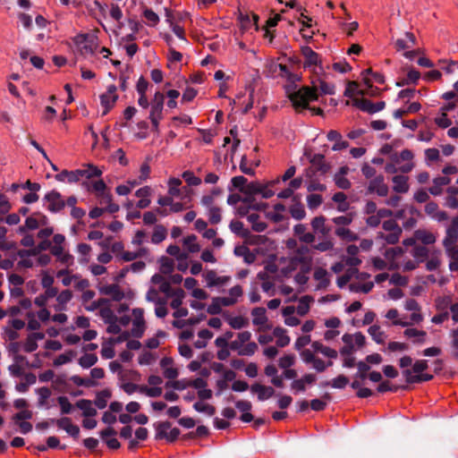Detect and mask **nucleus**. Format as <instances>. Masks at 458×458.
Wrapping results in <instances>:
<instances>
[{
	"instance_id": "obj_1",
	"label": "nucleus",
	"mask_w": 458,
	"mask_h": 458,
	"mask_svg": "<svg viewBox=\"0 0 458 458\" xmlns=\"http://www.w3.org/2000/svg\"><path fill=\"white\" fill-rule=\"evenodd\" d=\"M288 98L291 100L294 109L297 112H301L304 109L310 108V101L318 100V95L317 93L316 88L303 86L298 90L289 94Z\"/></svg>"
},
{
	"instance_id": "obj_2",
	"label": "nucleus",
	"mask_w": 458,
	"mask_h": 458,
	"mask_svg": "<svg viewBox=\"0 0 458 458\" xmlns=\"http://www.w3.org/2000/svg\"><path fill=\"white\" fill-rule=\"evenodd\" d=\"M43 201L47 203V209L51 213H58L65 207V202L61 193L55 190L47 192L44 196Z\"/></svg>"
},
{
	"instance_id": "obj_3",
	"label": "nucleus",
	"mask_w": 458,
	"mask_h": 458,
	"mask_svg": "<svg viewBox=\"0 0 458 458\" xmlns=\"http://www.w3.org/2000/svg\"><path fill=\"white\" fill-rule=\"evenodd\" d=\"M352 105L360 109L361 111L371 114L382 111L386 107L385 101L372 103L370 100L364 98H354L352 100Z\"/></svg>"
},
{
	"instance_id": "obj_4",
	"label": "nucleus",
	"mask_w": 458,
	"mask_h": 458,
	"mask_svg": "<svg viewBox=\"0 0 458 458\" xmlns=\"http://www.w3.org/2000/svg\"><path fill=\"white\" fill-rule=\"evenodd\" d=\"M388 191L389 189L388 186L385 183L383 175H377L370 180L368 186L369 193L376 192L378 196L386 197L388 194Z\"/></svg>"
},
{
	"instance_id": "obj_5",
	"label": "nucleus",
	"mask_w": 458,
	"mask_h": 458,
	"mask_svg": "<svg viewBox=\"0 0 458 458\" xmlns=\"http://www.w3.org/2000/svg\"><path fill=\"white\" fill-rule=\"evenodd\" d=\"M164 102L165 95L160 91H157L149 104V117H163Z\"/></svg>"
},
{
	"instance_id": "obj_6",
	"label": "nucleus",
	"mask_w": 458,
	"mask_h": 458,
	"mask_svg": "<svg viewBox=\"0 0 458 458\" xmlns=\"http://www.w3.org/2000/svg\"><path fill=\"white\" fill-rule=\"evenodd\" d=\"M458 241V217H454L450 225L446 229V234L443 241V245L456 243Z\"/></svg>"
},
{
	"instance_id": "obj_7",
	"label": "nucleus",
	"mask_w": 458,
	"mask_h": 458,
	"mask_svg": "<svg viewBox=\"0 0 458 458\" xmlns=\"http://www.w3.org/2000/svg\"><path fill=\"white\" fill-rule=\"evenodd\" d=\"M250 390L253 393L258 394L259 401H265L275 394V389L272 386H263L259 383H255L250 386Z\"/></svg>"
},
{
	"instance_id": "obj_8",
	"label": "nucleus",
	"mask_w": 458,
	"mask_h": 458,
	"mask_svg": "<svg viewBox=\"0 0 458 458\" xmlns=\"http://www.w3.org/2000/svg\"><path fill=\"white\" fill-rule=\"evenodd\" d=\"M99 292L105 295H110L113 301H120L124 298V293L120 289L118 284H108L102 286Z\"/></svg>"
},
{
	"instance_id": "obj_9",
	"label": "nucleus",
	"mask_w": 458,
	"mask_h": 458,
	"mask_svg": "<svg viewBox=\"0 0 458 458\" xmlns=\"http://www.w3.org/2000/svg\"><path fill=\"white\" fill-rule=\"evenodd\" d=\"M301 54L304 57V67H312L319 63V55L311 47L304 46L301 47Z\"/></svg>"
},
{
	"instance_id": "obj_10",
	"label": "nucleus",
	"mask_w": 458,
	"mask_h": 458,
	"mask_svg": "<svg viewBox=\"0 0 458 458\" xmlns=\"http://www.w3.org/2000/svg\"><path fill=\"white\" fill-rule=\"evenodd\" d=\"M93 402L88 399H81L76 402L75 406L82 411V416L92 418L97 415V410L92 407Z\"/></svg>"
},
{
	"instance_id": "obj_11",
	"label": "nucleus",
	"mask_w": 458,
	"mask_h": 458,
	"mask_svg": "<svg viewBox=\"0 0 458 458\" xmlns=\"http://www.w3.org/2000/svg\"><path fill=\"white\" fill-rule=\"evenodd\" d=\"M451 179L447 176H438L434 178L433 185L428 189V191L433 196H439L443 192V187L448 185Z\"/></svg>"
},
{
	"instance_id": "obj_12",
	"label": "nucleus",
	"mask_w": 458,
	"mask_h": 458,
	"mask_svg": "<svg viewBox=\"0 0 458 458\" xmlns=\"http://www.w3.org/2000/svg\"><path fill=\"white\" fill-rule=\"evenodd\" d=\"M310 162L321 174H327L330 165L325 162V157L322 154H315L310 158Z\"/></svg>"
},
{
	"instance_id": "obj_13",
	"label": "nucleus",
	"mask_w": 458,
	"mask_h": 458,
	"mask_svg": "<svg viewBox=\"0 0 458 458\" xmlns=\"http://www.w3.org/2000/svg\"><path fill=\"white\" fill-rule=\"evenodd\" d=\"M82 186L88 191L94 192L96 197L105 191H106V184L103 180L95 181L89 182V181L82 182Z\"/></svg>"
},
{
	"instance_id": "obj_14",
	"label": "nucleus",
	"mask_w": 458,
	"mask_h": 458,
	"mask_svg": "<svg viewBox=\"0 0 458 458\" xmlns=\"http://www.w3.org/2000/svg\"><path fill=\"white\" fill-rule=\"evenodd\" d=\"M153 427L156 430L155 439L161 440L167 438V430L172 428V423L168 420L166 421H158L153 424Z\"/></svg>"
},
{
	"instance_id": "obj_15",
	"label": "nucleus",
	"mask_w": 458,
	"mask_h": 458,
	"mask_svg": "<svg viewBox=\"0 0 458 458\" xmlns=\"http://www.w3.org/2000/svg\"><path fill=\"white\" fill-rule=\"evenodd\" d=\"M393 190L397 193H406L409 191L408 177L405 175H395L392 179Z\"/></svg>"
},
{
	"instance_id": "obj_16",
	"label": "nucleus",
	"mask_w": 458,
	"mask_h": 458,
	"mask_svg": "<svg viewBox=\"0 0 458 458\" xmlns=\"http://www.w3.org/2000/svg\"><path fill=\"white\" fill-rule=\"evenodd\" d=\"M328 273L325 268L318 267L314 272V279L318 281V284L317 286L318 289H326L329 284L330 280L327 277Z\"/></svg>"
},
{
	"instance_id": "obj_17",
	"label": "nucleus",
	"mask_w": 458,
	"mask_h": 458,
	"mask_svg": "<svg viewBox=\"0 0 458 458\" xmlns=\"http://www.w3.org/2000/svg\"><path fill=\"white\" fill-rule=\"evenodd\" d=\"M349 384V378L344 375H339L331 381H324L320 383V386L325 387L331 386L334 388L344 389Z\"/></svg>"
},
{
	"instance_id": "obj_18",
	"label": "nucleus",
	"mask_w": 458,
	"mask_h": 458,
	"mask_svg": "<svg viewBox=\"0 0 458 458\" xmlns=\"http://www.w3.org/2000/svg\"><path fill=\"white\" fill-rule=\"evenodd\" d=\"M117 99L118 96H111L110 94L106 93H103L100 96L101 106L104 107L102 116L108 114V112L114 107Z\"/></svg>"
},
{
	"instance_id": "obj_19",
	"label": "nucleus",
	"mask_w": 458,
	"mask_h": 458,
	"mask_svg": "<svg viewBox=\"0 0 458 458\" xmlns=\"http://www.w3.org/2000/svg\"><path fill=\"white\" fill-rule=\"evenodd\" d=\"M273 335L276 337V345L278 347H285L290 344V337L286 335V330L283 327H276L273 330Z\"/></svg>"
},
{
	"instance_id": "obj_20",
	"label": "nucleus",
	"mask_w": 458,
	"mask_h": 458,
	"mask_svg": "<svg viewBox=\"0 0 458 458\" xmlns=\"http://www.w3.org/2000/svg\"><path fill=\"white\" fill-rule=\"evenodd\" d=\"M312 348L315 352H321L323 355L330 358V359H336L337 358V352L330 347L323 345L321 343L315 341L311 344Z\"/></svg>"
},
{
	"instance_id": "obj_21",
	"label": "nucleus",
	"mask_w": 458,
	"mask_h": 458,
	"mask_svg": "<svg viewBox=\"0 0 458 458\" xmlns=\"http://www.w3.org/2000/svg\"><path fill=\"white\" fill-rule=\"evenodd\" d=\"M112 396V393L109 389H104L97 393L96 399L94 401L95 405L98 409H104L107 405V400Z\"/></svg>"
},
{
	"instance_id": "obj_22",
	"label": "nucleus",
	"mask_w": 458,
	"mask_h": 458,
	"mask_svg": "<svg viewBox=\"0 0 458 458\" xmlns=\"http://www.w3.org/2000/svg\"><path fill=\"white\" fill-rule=\"evenodd\" d=\"M335 233L344 241L354 242L358 240V235L355 233L343 226L337 227Z\"/></svg>"
},
{
	"instance_id": "obj_23",
	"label": "nucleus",
	"mask_w": 458,
	"mask_h": 458,
	"mask_svg": "<svg viewBox=\"0 0 458 458\" xmlns=\"http://www.w3.org/2000/svg\"><path fill=\"white\" fill-rule=\"evenodd\" d=\"M251 315L253 318V324L257 326H262L267 322V317H266V310L262 307H257L254 308L251 310Z\"/></svg>"
},
{
	"instance_id": "obj_24",
	"label": "nucleus",
	"mask_w": 458,
	"mask_h": 458,
	"mask_svg": "<svg viewBox=\"0 0 458 458\" xmlns=\"http://www.w3.org/2000/svg\"><path fill=\"white\" fill-rule=\"evenodd\" d=\"M167 235L166 228L162 225H157L151 237V242L155 244L162 242Z\"/></svg>"
},
{
	"instance_id": "obj_25",
	"label": "nucleus",
	"mask_w": 458,
	"mask_h": 458,
	"mask_svg": "<svg viewBox=\"0 0 458 458\" xmlns=\"http://www.w3.org/2000/svg\"><path fill=\"white\" fill-rule=\"evenodd\" d=\"M415 237L425 245L433 244L436 242V236L432 233L425 230H417L415 232Z\"/></svg>"
},
{
	"instance_id": "obj_26",
	"label": "nucleus",
	"mask_w": 458,
	"mask_h": 458,
	"mask_svg": "<svg viewBox=\"0 0 458 458\" xmlns=\"http://www.w3.org/2000/svg\"><path fill=\"white\" fill-rule=\"evenodd\" d=\"M282 16L280 14H276L274 17L269 18L263 30H265L264 37L269 38V41L272 42L274 38V35L268 30L269 28L276 27L279 21H281Z\"/></svg>"
},
{
	"instance_id": "obj_27",
	"label": "nucleus",
	"mask_w": 458,
	"mask_h": 458,
	"mask_svg": "<svg viewBox=\"0 0 458 458\" xmlns=\"http://www.w3.org/2000/svg\"><path fill=\"white\" fill-rule=\"evenodd\" d=\"M356 367L358 371L354 374V378H359L360 381H364L369 376L368 372L370 369V366L367 364V362L360 360L357 362Z\"/></svg>"
},
{
	"instance_id": "obj_28",
	"label": "nucleus",
	"mask_w": 458,
	"mask_h": 458,
	"mask_svg": "<svg viewBox=\"0 0 458 458\" xmlns=\"http://www.w3.org/2000/svg\"><path fill=\"white\" fill-rule=\"evenodd\" d=\"M363 83L366 85L367 89H360L357 91L358 95L364 96L369 95L371 97L377 96L380 93V89L377 87H373L371 81L369 78H364Z\"/></svg>"
},
{
	"instance_id": "obj_29",
	"label": "nucleus",
	"mask_w": 458,
	"mask_h": 458,
	"mask_svg": "<svg viewBox=\"0 0 458 458\" xmlns=\"http://www.w3.org/2000/svg\"><path fill=\"white\" fill-rule=\"evenodd\" d=\"M291 216L296 220H301L305 217L306 212L301 203L296 202L289 208Z\"/></svg>"
},
{
	"instance_id": "obj_30",
	"label": "nucleus",
	"mask_w": 458,
	"mask_h": 458,
	"mask_svg": "<svg viewBox=\"0 0 458 458\" xmlns=\"http://www.w3.org/2000/svg\"><path fill=\"white\" fill-rule=\"evenodd\" d=\"M56 400L60 406L61 414L68 415L72 412L73 405L70 403L66 396H58Z\"/></svg>"
},
{
	"instance_id": "obj_31",
	"label": "nucleus",
	"mask_w": 458,
	"mask_h": 458,
	"mask_svg": "<svg viewBox=\"0 0 458 458\" xmlns=\"http://www.w3.org/2000/svg\"><path fill=\"white\" fill-rule=\"evenodd\" d=\"M97 361L98 357L93 353H85L78 360L80 366H81L83 369H89L92 367L97 363Z\"/></svg>"
},
{
	"instance_id": "obj_32",
	"label": "nucleus",
	"mask_w": 458,
	"mask_h": 458,
	"mask_svg": "<svg viewBox=\"0 0 458 458\" xmlns=\"http://www.w3.org/2000/svg\"><path fill=\"white\" fill-rule=\"evenodd\" d=\"M72 298V293L71 290L62 291L57 294L56 300L58 301V306L55 307V310H62L64 306L69 302Z\"/></svg>"
},
{
	"instance_id": "obj_33",
	"label": "nucleus",
	"mask_w": 458,
	"mask_h": 458,
	"mask_svg": "<svg viewBox=\"0 0 458 458\" xmlns=\"http://www.w3.org/2000/svg\"><path fill=\"white\" fill-rule=\"evenodd\" d=\"M232 187H229V191H233V189H238L241 192L244 194L245 187L248 184L247 179L242 175L234 176L231 180Z\"/></svg>"
},
{
	"instance_id": "obj_34",
	"label": "nucleus",
	"mask_w": 458,
	"mask_h": 458,
	"mask_svg": "<svg viewBox=\"0 0 458 458\" xmlns=\"http://www.w3.org/2000/svg\"><path fill=\"white\" fill-rule=\"evenodd\" d=\"M229 227L233 233L239 234L242 237H247L250 233V232L248 230L243 228V223L241 221H237V220L231 221Z\"/></svg>"
},
{
	"instance_id": "obj_35",
	"label": "nucleus",
	"mask_w": 458,
	"mask_h": 458,
	"mask_svg": "<svg viewBox=\"0 0 458 458\" xmlns=\"http://www.w3.org/2000/svg\"><path fill=\"white\" fill-rule=\"evenodd\" d=\"M368 332L376 343H377V344L384 343L385 334H384V332H382L380 330L379 326H377V325L371 326L369 328Z\"/></svg>"
},
{
	"instance_id": "obj_36",
	"label": "nucleus",
	"mask_w": 458,
	"mask_h": 458,
	"mask_svg": "<svg viewBox=\"0 0 458 458\" xmlns=\"http://www.w3.org/2000/svg\"><path fill=\"white\" fill-rule=\"evenodd\" d=\"M412 256L417 261L423 262L428 256V250L425 246L418 245L412 250Z\"/></svg>"
},
{
	"instance_id": "obj_37",
	"label": "nucleus",
	"mask_w": 458,
	"mask_h": 458,
	"mask_svg": "<svg viewBox=\"0 0 458 458\" xmlns=\"http://www.w3.org/2000/svg\"><path fill=\"white\" fill-rule=\"evenodd\" d=\"M197 236L194 234L188 235L183 240V244L188 248V250L191 253L199 251L200 247L196 243Z\"/></svg>"
},
{
	"instance_id": "obj_38",
	"label": "nucleus",
	"mask_w": 458,
	"mask_h": 458,
	"mask_svg": "<svg viewBox=\"0 0 458 458\" xmlns=\"http://www.w3.org/2000/svg\"><path fill=\"white\" fill-rule=\"evenodd\" d=\"M37 393L38 394V406L39 407H44L47 405V400L50 397L51 395V391L48 387L47 386H43V387H40V388H38L37 389Z\"/></svg>"
},
{
	"instance_id": "obj_39",
	"label": "nucleus",
	"mask_w": 458,
	"mask_h": 458,
	"mask_svg": "<svg viewBox=\"0 0 458 458\" xmlns=\"http://www.w3.org/2000/svg\"><path fill=\"white\" fill-rule=\"evenodd\" d=\"M208 220L212 225H217L222 220L221 209L218 207H211L208 209Z\"/></svg>"
},
{
	"instance_id": "obj_40",
	"label": "nucleus",
	"mask_w": 458,
	"mask_h": 458,
	"mask_svg": "<svg viewBox=\"0 0 458 458\" xmlns=\"http://www.w3.org/2000/svg\"><path fill=\"white\" fill-rule=\"evenodd\" d=\"M85 174L86 173L82 169L69 171L66 182L68 183L79 182L82 178H84Z\"/></svg>"
},
{
	"instance_id": "obj_41",
	"label": "nucleus",
	"mask_w": 458,
	"mask_h": 458,
	"mask_svg": "<svg viewBox=\"0 0 458 458\" xmlns=\"http://www.w3.org/2000/svg\"><path fill=\"white\" fill-rule=\"evenodd\" d=\"M311 297L305 295L301 298L299 305L297 307V312L301 316H304L310 310V301Z\"/></svg>"
},
{
	"instance_id": "obj_42",
	"label": "nucleus",
	"mask_w": 458,
	"mask_h": 458,
	"mask_svg": "<svg viewBox=\"0 0 458 458\" xmlns=\"http://www.w3.org/2000/svg\"><path fill=\"white\" fill-rule=\"evenodd\" d=\"M140 393L145 394L149 397H158L162 394L163 390L159 386L148 387L147 386L142 385L140 388Z\"/></svg>"
},
{
	"instance_id": "obj_43",
	"label": "nucleus",
	"mask_w": 458,
	"mask_h": 458,
	"mask_svg": "<svg viewBox=\"0 0 458 458\" xmlns=\"http://www.w3.org/2000/svg\"><path fill=\"white\" fill-rule=\"evenodd\" d=\"M248 319L241 316L233 317L228 319V324L233 329H241L248 325Z\"/></svg>"
},
{
	"instance_id": "obj_44",
	"label": "nucleus",
	"mask_w": 458,
	"mask_h": 458,
	"mask_svg": "<svg viewBox=\"0 0 458 458\" xmlns=\"http://www.w3.org/2000/svg\"><path fill=\"white\" fill-rule=\"evenodd\" d=\"M145 329H146L145 322H139V324H137V322H132V328H131V332H129V333L133 337L140 338V337H142Z\"/></svg>"
},
{
	"instance_id": "obj_45",
	"label": "nucleus",
	"mask_w": 458,
	"mask_h": 458,
	"mask_svg": "<svg viewBox=\"0 0 458 458\" xmlns=\"http://www.w3.org/2000/svg\"><path fill=\"white\" fill-rule=\"evenodd\" d=\"M323 199L319 194H310L307 197L308 207L310 209H315L321 205Z\"/></svg>"
},
{
	"instance_id": "obj_46",
	"label": "nucleus",
	"mask_w": 458,
	"mask_h": 458,
	"mask_svg": "<svg viewBox=\"0 0 458 458\" xmlns=\"http://www.w3.org/2000/svg\"><path fill=\"white\" fill-rule=\"evenodd\" d=\"M182 176L190 186H198L201 183L200 178L195 176L194 174L191 171L183 172Z\"/></svg>"
},
{
	"instance_id": "obj_47",
	"label": "nucleus",
	"mask_w": 458,
	"mask_h": 458,
	"mask_svg": "<svg viewBox=\"0 0 458 458\" xmlns=\"http://www.w3.org/2000/svg\"><path fill=\"white\" fill-rule=\"evenodd\" d=\"M295 362V356L293 354H286L279 359L278 365L281 369H289Z\"/></svg>"
},
{
	"instance_id": "obj_48",
	"label": "nucleus",
	"mask_w": 458,
	"mask_h": 458,
	"mask_svg": "<svg viewBox=\"0 0 458 458\" xmlns=\"http://www.w3.org/2000/svg\"><path fill=\"white\" fill-rule=\"evenodd\" d=\"M87 167H88L87 169H83L84 172L86 173V174L84 175V177L86 179L89 180L93 177H100L102 175V171L98 167H97L91 164H88Z\"/></svg>"
},
{
	"instance_id": "obj_49",
	"label": "nucleus",
	"mask_w": 458,
	"mask_h": 458,
	"mask_svg": "<svg viewBox=\"0 0 458 458\" xmlns=\"http://www.w3.org/2000/svg\"><path fill=\"white\" fill-rule=\"evenodd\" d=\"M258 349V345L254 342L248 343L244 347L239 350L238 354L242 356H251Z\"/></svg>"
},
{
	"instance_id": "obj_50",
	"label": "nucleus",
	"mask_w": 458,
	"mask_h": 458,
	"mask_svg": "<svg viewBox=\"0 0 458 458\" xmlns=\"http://www.w3.org/2000/svg\"><path fill=\"white\" fill-rule=\"evenodd\" d=\"M74 355L73 351H70L66 353L60 354L55 360L54 365L58 367L70 362Z\"/></svg>"
},
{
	"instance_id": "obj_51",
	"label": "nucleus",
	"mask_w": 458,
	"mask_h": 458,
	"mask_svg": "<svg viewBox=\"0 0 458 458\" xmlns=\"http://www.w3.org/2000/svg\"><path fill=\"white\" fill-rule=\"evenodd\" d=\"M165 301L164 299H157V307L155 309V314L157 318H165L167 315V309L165 307Z\"/></svg>"
},
{
	"instance_id": "obj_52",
	"label": "nucleus",
	"mask_w": 458,
	"mask_h": 458,
	"mask_svg": "<svg viewBox=\"0 0 458 458\" xmlns=\"http://www.w3.org/2000/svg\"><path fill=\"white\" fill-rule=\"evenodd\" d=\"M32 416H33V413L31 411L23 409V410L20 411L19 412L15 413L12 419L14 422H18V421H24L26 420H30V419H32Z\"/></svg>"
},
{
	"instance_id": "obj_53",
	"label": "nucleus",
	"mask_w": 458,
	"mask_h": 458,
	"mask_svg": "<svg viewBox=\"0 0 458 458\" xmlns=\"http://www.w3.org/2000/svg\"><path fill=\"white\" fill-rule=\"evenodd\" d=\"M402 232H393L388 234L380 233L379 237L384 239L388 244H395L399 242Z\"/></svg>"
},
{
	"instance_id": "obj_54",
	"label": "nucleus",
	"mask_w": 458,
	"mask_h": 458,
	"mask_svg": "<svg viewBox=\"0 0 458 458\" xmlns=\"http://www.w3.org/2000/svg\"><path fill=\"white\" fill-rule=\"evenodd\" d=\"M143 16L149 21L150 26H155L159 22V16L151 9L146 8Z\"/></svg>"
},
{
	"instance_id": "obj_55",
	"label": "nucleus",
	"mask_w": 458,
	"mask_h": 458,
	"mask_svg": "<svg viewBox=\"0 0 458 458\" xmlns=\"http://www.w3.org/2000/svg\"><path fill=\"white\" fill-rule=\"evenodd\" d=\"M325 222H326V217L324 216H318L314 217L311 221L312 229L316 233H320L321 230H324Z\"/></svg>"
},
{
	"instance_id": "obj_56",
	"label": "nucleus",
	"mask_w": 458,
	"mask_h": 458,
	"mask_svg": "<svg viewBox=\"0 0 458 458\" xmlns=\"http://www.w3.org/2000/svg\"><path fill=\"white\" fill-rule=\"evenodd\" d=\"M50 421L64 430H65V428H68L71 425H72V419L69 417H62L61 419L57 420L50 419Z\"/></svg>"
},
{
	"instance_id": "obj_57",
	"label": "nucleus",
	"mask_w": 458,
	"mask_h": 458,
	"mask_svg": "<svg viewBox=\"0 0 458 458\" xmlns=\"http://www.w3.org/2000/svg\"><path fill=\"white\" fill-rule=\"evenodd\" d=\"M166 252L171 256L176 257L178 259H185L187 258L185 253L181 252L180 247L174 244L169 245Z\"/></svg>"
},
{
	"instance_id": "obj_58",
	"label": "nucleus",
	"mask_w": 458,
	"mask_h": 458,
	"mask_svg": "<svg viewBox=\"0 0 458 458\" xmlns=\"http://www.w3.org/2000/svg\"><path fill=\"white\" fill-rule=\"evenodd\" d=\"M390 284L396 286H404L408 284V279L405 276H403L399 273H394L392 275L390 278Z\"/></svg>"
},
{
	"instance_id": "obj_59",
	"label": "nucleus",
	"mask_w": 458,
	"mask_h": 458,
	"mask_svg": "<svg viewBox=\"0 0 458 458\" xmlns=\"http://www.w3.org/2000/svg\"><path fill=\"white\" fill-rule=\"evenodd\" d=\"M187 381L188 380H170L165 383V387H172L175 390L182 391L188 387Z\"/></svg>"
},
{
	"instance_id": "obj_60",
	"label": "nucleus",
	"mask_w": 458,
	"mask_h": 458,
	"mask_svg": "<svg viewBox=\"0 0 458 458\" xmlns=\"http://www.w3.org/2000/svg\"><path fill=\"white\" fill-rule=\"evenodd\" d=\"M187 385H188V387L191 386V387H193L195 389H198V391H199L200 389L205 388L208 386V383L202 377H197V378L192 379V380H188L187 381Z\"/></svg>"
},
{
	"instance_id": "obj_61",
	"label": "nucleus",
	"mask_w": 458,
	"mask_h": 458,
	"mask_svg": "<svg viewBox=\"0 0 458 458\" xmlns=\"http://www.w3.org/2000/svg\"><path fill=\"white\" fill-rule=\"evenodd\" d=\"M383 229L388 231L390 233L393 232H402L401 227L398 225L395 220L389 219L383 223Z\"/></svg>"
},
{
	"instance_id": "obj_62",
	"label": "nucleus",
	"mask_w": 458,
	"mask_h": 458,
	"mask_svg": "<svg viewBox=\"0 0 458 458\" xmlns=\"http://www.w3.org/2000/svg\"><path fill=\"white\" fill-rule=\"evenodd\" d=\"M207 311L210 315H218L222 312V307L216 297L212 299V302L208 305Z\"/></svg>"
},
{
	"instance_id": "obj_63",
	"label": "nucleus",
	"mask_w": 458,
	"mask_h": 458,
	"mask_svg": "<svg viewBox=\"0 0 458 458\" xmlns=\"http://www.w3.org/2000/svg\"><path fill=\"white\" fill-rule=\"evenodd\" d=\"M335 182L342 190H348L352 185L351 182L342 175H335Z\"/></svg>"
},
{
	"instance_id": "obj_64",
	"label": "nucleus",
	"mask_w": 458,
	"mask_h": 458,
	"mask_svg": "<svg viewBox=\"0 0 458 458\" xmlns=\"http://www.w3.org/2000/svg\"><path fill=\"white\" fill-rule=\"evenodd\" d=\"M445 251L451 259H458V246L455 243L444 245Z\"/></svg>"
}]
</instances>
